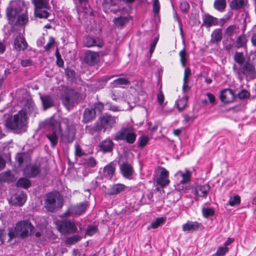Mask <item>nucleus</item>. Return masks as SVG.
<instances>
[{
    "label": "nucleus",
    "instance_id": "f257e3e1",
    "mask_svg": "<svg viewBox=\"0 0 256 256\" xmlns=\"http://www.w3.org/2000/svg\"><path fill=\"white\" fill-rule=\"evenodd\" d=\"M62 122L66 124V129L62 131L60 123L51 118L44 122V128L48 132L46 138L50 141L51 146L54 148L58 144V134L60 136V140L66 144H72L76 138V129L68 125V120L64 118Z\"/></svg>",
    "mask_w": 256,
    "mask_h": 256
},
{
    "label": "nucleus",
    "instance_id": "f03ea898",
    "mask_svg": "<svg viewBox=\"0 0 256 256\" xmlns=\"http://www.w3.org/2000/svg\"><path fill=\"white\" fill-rule=\"evenodd\" d=\"M3 118L6 128L16 133L26 132L28 123V112L26 107L14 115L11 112L5 114Z\"/></svg>",
    "mask_w": 256,
    "mask_h": 256
},
{
    "label": "nucleus",
    "instance_id": "7ed1b4c3",
    "mask_svg": "<svg viewBox=\"0 0 256 256\" xmlns=\"http://www.w3.org/2000/svg\"><path fill=\"white\" fill-rule=\"evenodd\" d=\"M6 14L10 24L15 22L16 24H24L28 20L26 7L24 1L21 0L10 2L6 8Z\"/></svg>",
    "mask_w": 256,
    "mask_h": 256
},
{
    "label": "nucleus",
    "instance_id": "20e7f679",
    "mask_svg": "<svg viewBox=\"0 0 256 256\" xmlns=\"http://www.w3.org/2000/svg\"><path fill=\"white\" fill-rule=\"evenodd\" d=\"M63 206V198L58 192H52L46 194L44 207L48 212H54Z\"/></svg>",
    "mask_w": 256,
    "mask_h": 256
},
{
    "label": "nucleus",
    "instance_id": "39448f33",
    "mask_svg": "<svg viewBox=\"0 0 256 256\" xmlns=\"http://www.w3.org/2000/svg\"><path fill=\"white\" fill-rule=\"evenodd\" d=\"M84 98V96L78 89L70 88L67 90L62 96V100L63 104L69 108L82 100Z\"/></svg>",
    "mask_w": 256,
    "mask_h": 256
},
{
    "label": "nucleus",
    "instance_id": "423d86ee",
    "mask_svg": "<svg viewBox=\"0 0 256 256\" xmlns=\"http://www.w3.org/2000/svg\"><path fill=\"white\" fill-rule=\"evenodd\" d=\"M136 134L132 126L122 127L114 136L113 138L116 141L124 140L128 144H134L136 138Z\"/></svg>",
    "mask_w": 256,
    "mask_h": 256
},
{
    "label": "nucleus",
    "instance_id": "0eeeda50",
    "mask_svg": "<svg viewBox=\"0 0 256 256\" xmlns=\"http://www.w3.org/2000/svg\"><path fill=\"white\" fill-rule=\"evenodd\" d=\"M16 234L22 238L32 235L34 227L28 220L18 222L14 228Z\"/></svg>",
    "mask_w": 256,
    "mask_h": 256
},
{
    "label": "nucleus",
    "instance_id": "6e6552de",
    "mask_svg": "<svg viewBox=\"0 0 256 256\" xmlns=\"http://www.w3.org/2000/svg\"><path fill=\"white\" fill-rule=\"evenodd\" d=\"M49 0H33L32 4L34 6V16L40 18H46L49 16L48 12L46 10L49 7Z\"/></svg>",
    "mask_w": 256,
    "mask_h": 256
},
{
    "label": "nucleus",
    "instance_id": "1a4fd4ad",
    "mask_svg": "<svg viewBox=\"0 0 256 256\" xmlns=\"http://www.w3.org/2000/svg\"><path fill=\"white\" fill-rule=\"evenodd\" d=\"M118 120V117L108 114H104L98 120L104 132L110 131L116 124Z\"/></svg>",
    "mask_w": 256,
    "mask_h": 256
},
{
    "label": "nucleus",
    "instance_id": "9d476101",
    "mask_svg": "<svg viewBox=\"0 0 256 256\" xmlns=\"http://www.w3.org/2000/svg\"><path fill=\"white\" fill-rule=\"evenodd\" d=\"M58 230L64 234H73L76 231L77 228L74 222L65 220L61 222L58 226Z\"/></svg>",
    "mask_w": 256,
    "mask_h": 256
},
{
    "label": "nucleus",
    "instance_id": "9b49d317",
    "mask_svg": "<svg viewBox=\"0 0 256 256\" xmlns=\"http://www.w3.org/2000/svg\"><path fill=\"white\" fill-rule=\"evenodd\" d=\"M100 58V54L98 52H92L90 50L85 52L84 60L89 66H92L96 64Z\"/></svg>",
    "mask_w": 256,
    "mask_h": 256
},
{
    "label": "nucleus",
    "instance_id": "f8f14e48",
    "mask_svg": "<svg viewBox=\"0 0 256 256\" xmlns=\"http://www.w3.org/2000/svg\"><path fill=\"white\" fill-rule=\"evenodd\" d=\"M83 42L84 46L88 48L95 46L101 48L104 45V42L102 40L96 37H92L90 36H86L84 39Z\"/></svg>",
    "mask_w": 256,
    "mask_h": 256
},
{
    "label": "nucleus",
    "instance_id": "ddd939ff",
    "mask_svg": "<svg viewBox=\"0 0 256 256\" xmlns=\"http://www.w3.org/2000/svg\"><path fill=\"white\" fill-rule=\"evenodd\" d=\"M40 165L35 164L27 166L24 169V174L28 178H34L40 173Z\"/></svg>",
    "mask_w": 256,
    "mask_h": 256
},
{
    "label": "nucleus",
    "instance_id": "4468645a",
    "mask_svg": "<svg viewBox=\"0 0 256 256\" xmlns=\"http://www.w3.org/2000/svg\"><path fill=\"white\" fill-rule=\"evenodd\" d=\"M220 96L221 100L226 104L233 102L236 98L234 92L230 88H226L222 90Z\"/></svg>",
    "mask_w": 256,
    "mask_h": 256
},
{
    "label": "nucleus",
    "instance_id": "2eb2a0df",
    "mask_svg": "<svg viewBox=\"0 0 256 256\" xmlns=\"http://www.w3.org/2000/svg\"><path fill=\"white\" fill-rule=\"evenodd\" d=\"M120 168L124 178L128 180L132 179L134 170L130 164L127 162H123L120 164Z\"/></svg>",
    "mask_w": 256,
    "mask_h": 256
},
{
    "label": "nucleus",
    "instance_id": "dca6fc26",
    "mask_svg": "<svg viewBox=\"0 0 256 256\" xmlns=\"http://www.w3.org/2000/svg\"><path fill=\"white\" fill-rule=\"evenodd\" d=\"M28 44L22 35L16 36L14 40V48L17 51H24L28 47Z\"/></svg>",
    "mask_w": 256,
    "mask_h": 256
},
{
    "label": "nucleus",
    "instance_id": "f3484780",
    "mask_svg": "<svg viewBox=\"0 0 256 256\" xmlns=\"http://www.w3.org/2000/svg\"><path fill=\"white\" fill-rule=\"evenodd\" d=\"M85 130L86 133L91 136L98 135L102 130L98 120L93 124L86 126Z\"/></svg>",
    "mask_w": 256,
    "mask_h": 256
},
{
    "label": "nucleus",
    "instance_id": "a211bd4d",
    "mask_svg": "<svg viewBox=\"0 0 256 256\" xmlns=\"http://www.w3.org/2000/svg\"><path fill=\"white\" fill-rule=\"evenodd\" d=\"M161 169L160 175L156 182L161 187H164L170 183V180L168 178L169 173L165 168H162Z\"/></svg>",
    "mask_w": 256,
    "mask_h": 256
},
{
    "label": "nucleus",
    "instance_id": "6ab92c4d",
    "mask_svg": "<svg viewBox=\"0 0 256 256\" xmlns=\"http://www.w3.org/2000/svg\"><path fill=\"white\" fill-rule=\"evenodd\" d=\"M26 200V195L22 192L12 196L10 202L12 205L21 206L24 204Z\"/></svg>",
    "mask_w": 256,
    "mask_h": 256
},
{
    "label": "nucleus",
    "instance_id": "aec40b11",
    "mask_svg": "<svg viewBox=\"0 0 256 256\" xmlns=\"http://www.w3.org/2000/svg\"><path fill=\"white\" fill-rule=\"evenodd\" d=\"M88 206V202H80L76 206H71L72 214L79 216L85 212Z\"/></svg>",
    "mask_w": 256,
    "mask_h": 256
},
{
    "label": "nucleus",
    "instance_id": "412c9836",
    "mask_svg": "<svg viewBox=\"0 0 256 256\" xmlns=\"http://www.w3.org/2000/svg\"><path fill=\"white\" fill-rule=\"evenodd\" d=\"M96 116V112L92 108H86L84 110L83 114L82 122L86 124L92 122Z\"/></svg>",
    "mask_w": 256,
    "mask_h": 256
},
{
    "label": "nucleus",
    "instance_id": "4be33fe9",
    "mask_svg": "<svg viewBox=\"0 0 256 256\" xmlns=\"http://www.w3.org/2000/svg\"><path fill=\"white\" fill-rule=\"evenodd\" d=\"M40 98L44 110L52 108L54 105V99L50 95H40Z\"/></svg>",
    "mask_w": 256,
    "mask_h": 256
},
{
    "label": "nucleus",
    "instance_id": "5701e85b",
    "mask_svg": "<svg viewBox=\"0 0 256 256\" xmlns=\"http://www.w3.org/2000/svg\"><path fill=\"white\" fill-rule=\"evenodd\" d=\"M114 143L110 138H106L103 140L100 144V150L104 152H109L112 150L114 148Z\"/></svg>",
    "mask_w": 256,
    "mask_h": 256
},
{
    "label": "nucleus",
    "instance_id": "b1692460",
    "mask_svg": "<svg viewBox=\"0 0 256 256\" xmlns=\"http://www.w3.org/2000/svg\"><path fill=\"white\" fill-rule=\"evenodd\" d=\"M210 190L208 184L198 185L195 188L194 194L198 196L206 197Z\"/></svg>",
    "mask_w": 256,
    "mask_h": 256
},
{
    "label": "nucleus",
    "instance_id": "393cba45",
    "mask_svg": "<svg viewBox=\"0 0 256 256\" xmlns=\"http://www.w3.org/2000/svg\"><path fill=\"white\" fill-rule=\"evenodd\" d=\"M218 20L209 14H206L203 18L202 26L206 28H210L212 26L218 24Z\"/></svg>",
    "mask_w": 256,
    "mask_h": 256
},
{
    "label": "nucleus",
    "instance_id": "a878e982",
    "mask_svg": "<svg viewBox=\"0 0 256 256\" xmlns=\"http://www.w3.org/2000/svg\"><path fill=\"white\" fill-rule=\"evenodd\" d=\"M116 168V165L112 162H110L105 166L103 170V172L104 176L111 179L114 174Z\"/></svg>",
    "mask_w": 256,
    "mask_h": 256
},
{
    "label": "nucleus",
    "instance_id": "bb28decb",
    "mask_svg": "<svg viewBox=\"0 0 256 256\" xmlns=\"http://www.w3.org/2000/svg\"><path fill=\"white\" fill-rule=\"evenodd\" d=\"M126 186L122 184H116L112 185L108 190V195H116L124 191L126 189Z\"/></svg>",
    "mask_w": 256,
    "mask_h": 256
},
{
    "label": "nucleus",
    "instance_id": "cd10ccee",
    "mask_svg": "<svg viewBox=\"0 0 256 256\" xmlns=\"http://www.w3.org/2000/svg\"><path fill=\"white\" fill-rule=\"evenodd\" d=\"M248 2V0H232L230 3V6L232 10H238L244 8Z\"/></svg>",
    "mask_w": 256,
    "mask_h": 256
},
{
    "label": "nucleus",
    "instance_id": "c85d7f7f",
    "mask_svg": "<svg viewBox=\"0 0 256 256\" xmlns=\"http://www.w3.org/2000/svg\"><path fill=\"white\" fill-rule=\"evenodd\" d=\"M241 72L245 75L251 76L256 73V69L252 64L246 62L241 68Z\"/></svg>",
    "mask_w": 256,
    "mask_h": 256
},
{
    "label": "nucleus",
    "instance_id": "c756f323",
    "mask_svg": "<svg viewBox=\"0 0 256 256\" xmlns=\"http://www.w3.org/2000/svg\"><path fill=\"white\" fill-rule=\"evenodd\" d=\"M200 226V224L197 222H188L182 225V230L184 232H194Z\"/></svg>",
    "mask_w": 256,
    "mask_h": 256
},
{
    "label": "nucleus",
    "instance_id": "7c9ffc66",
    "mask_svg": "<svg viewBox=\"0 0 256 256\" xmlns=\"http://www.w3.org/2000/svg\"><path fill=\"white\" fill-rule=\"evenodd\" d=\"M222 38V32L221 28L215 29L211 34L210 42L214 44H217L221 41Z\"/></svg>",
    "mask_w": 256,
    "mask_h": 256
},
{
    "label": "nucleus",
    "instance_id": "2f4dec72",
    "mask_svg": "<svg viewBox=\"0 0 256 256\" xmlns=\"http://www.w3.org/2000/svg\"><path fill=\"white\" fill-rule=\"evenodd\" d=\"M15 180L14 176L10 171H7L0 174V181L1 182H11Z\"/></svg>",
    "mask_w": 256,
    "mask_h": 256
},
{
    "label": "nucleus",
    "instance_id": "473e14b6",
    "mask_svg": "<svg viewBox=\"0 0 256 256\" xmlns=\"http://www.w3.org/2000/svg\"><path fill=\"white\" fill-rule=\"evenodd\" d=\"M128 20L129 19L127 16H120L115 18L113 22L117 28H122L128 22Z\"/></svg>",
    "mask_w": 256,
    "mask_h": 256
},
{
    "label": "nucleus",
    "instance_id": "72a5a7b5",
    "mask_svg": "<svg viewBox=\"0 0 256 256\" xmlns=\"http://www.w3.org/2000/svg\"><path fill=\"white\" fill-rule=\"evenodd\" d=\"M188 97L184 96L178 100L176 104V107L179 111H182L186 105Z\"/></svg>",
    "mask_w": 256,
    "mask_h": 256
},
{
    "label": "nucleus",
    "instance_id": "f704fd0d",
    "mask_svg": "<svg viewBox=\"0 0 256 256\" xmlns=\"http://www.w3.org/2000/svg\"><path fill=\"white\" fill-rule=\"evenodd\" d=\"M30 181L26 178H20L16 183V186L18 187H22L24 188L30 187Z\"/></svg>",
    "mask_w": 256,
    "mask_h": 256
},
{
    "label": "nucleus",
    "instance_id": "c9c22d12",
    "mask_svg": "<svg viewBox=\"0 0 256 256\" xmlns=\"http://www.w3.org/2000/svg\"><path fill=\"white\" fill-rule=\"evenodd\" d=\"M214 5L216 10L222 11L226 6V0H215Z\"/></svg>",
    "mask_w": 256,
    "mask_h": 256
},
{
    "label": "nucleus",
    "instance_id": "e433bc0d",
    "mask_svg": "<svg viewBox=\"0 0 256 256\" xmlns=\"http://www.w3.org/2000/svg\"><path fill=\"white\" fill-rule=\"evenodd\" d=\"M98 162L92 156H90L85 160L84 165L88 168H94L97 164Z\"/></svg>",
    "mask_w": 256,
    "mask_h": 256
},
{
    "label": "nucleus",
    "instance_id": "4c0bfd02",
    "mask_svg": "<svg viewBox=\"0 0 256 256\" xmlns=\"http://www.w3.org/2000/svg\"><path fill=\"white\" fill-rule=\"evenodd\" d=\"M246 42V39L244 35L238 36L236 39V43L238 48L244 46Z\"/></svg>",
    "mask_w": 256,
    "mask_h": 256
},
{
    "label": "nucleus",
    "instance_id": "58836bf2",
    "mask_svg": "<svg viewBox=\"0 0 256 256\" xmlns=\"http://www.w3.org/2000/svg\"><path fill=\"white\" fill-rule=\"evenodd\" d=\"M113 85L114 86H117L120 85H126L130 84V82L125 78H118L113 81Z\"/></svg>",
    "mask_w": 256,
    "mask_h": 256
},
{
    "label": "nucleus",
    "instance_id": "ea45409f",
    "mask_svg": "<svg viewBox=\"0 0 256 256\" xmlns=\"http://www.w3.org/2000/svg\"><path fill=\"white\" fill-rule=\"evenodd\" d=\"M74 2L76 4L82 6L85 11V12H88L87 11L89 4L88 2V0H74Z\"/></svg>",
    "mask_w": 256,
    "mask_h": 256
},
{
    "label": "nucleus",
    "instance_id": "a19ab883",
    "mask_svg": "<svg viewBox=\"0 0 256 256\" xmlns=\"http://www.w3.org/2000/svg\"><path fill=\"white\" fill-rule=\"evenodd\" d=\"M148 138L144 135L140 136L138 140V146L140 148H144L148 142Z\"/></svg>",
    "mask_w": 256,
    "mask_h": 256
},
{
    "label": "nucleus",
    "instance_id": "79ce46f5",
    "mask_svg": "<svg viewBox=\"0 0 256 256\" xmlns=\"http://www.w3.org/2000/svg\"><path fill=\"white\" fill-rule=\"evenodd\" d=\"M234 60L238 64H242L244 62L243 54L240 52H236L234 56Z\"/></svg>",
    "mask_w": 256,
    "mask_h": 256
},
{
    "label": "nucleus",
    "instance_id": "37998d69",
    "mask_svg": "<svg viewBox=\"0 0 256 256\" xmlns=\"http://www.w3.org/2000/svg\"><path fill=\"white\" fill-rule=\"evenodd\" d=\"M236 29V25H230L225 30L224 34L228 36H232L234 34Z\"/></svg>",
    "mask_w": 256,
    "mask_h": 256
},
{
    "label": "nucleus",
    "instance_id": "c03bdc74",
    "mask_svg": "<svg viewBox=\"0 0 256 256\" xmlns=\"http://www.w3.org/2000/svg\"><path fill=\"white\" fill-rule=\"evenodd\" d=\"M82 237L78 235H74L68 238L66 240V243L68 244H72L80 241Z\"/></svg>",
    "mask_w": 256,
    "mask_h": 256
},
{
    "label": "nucleus",
    "instance_id": "a18cd8bd",
    "mask_svg": "<svg viewBox=\"0 0 256 256\" xmlns=\"http://www.w3.org/2000/svg\"><path fill=\"white\" fill-rule=\"evenodd\" d=\"M202 213L204 217L208 218L214 215V210L212 208H204L202 209Z\"/></svg>",
    "mask_w": 256,
    "mask_h": 256
},
{
    "label": "nucleus",
    "instance_id": "49530a36",
    "mask_svg": "<svg viewBox=\"0 0 256 256\" xmlns=\"http://www.w3.org/2000/svg\"><path fill=\"white\" fill-rule=\"evenodd\" d=\"M164 218L162 217L157 218L154 221L152 222L151 226L153 228H156L162 224H164Z\"/></svg>",
    "mask_w": 256,
    "mask_h": 256
},
{
    "label": "nucleus",
    "instance_id": "de8ad7c7",
    "mask_svg": "<svg viewBox=\"0 0 256 256\" xmlns=\"http://www.w3.org/2000/svg\"><path fill=\"white\" fill-rule=\"evenodd\" d=\"M98 231V228L96 226H90L87 228L86 231V234L88 236H92L97 232Z\"/></svg>",
    "mask_w": 256,
    "mask_h": 256
},
{
    "label": "nucleus",
    "instance_id": "09e8293b",
    "mask_svg": "<svg viewBox=\"0 0 256 256\" xmlns=\"http://www.w3.org/2000/svg\"><path fill=\"white\" fill-rule=\"evenodd\" d=\"M240 196L238 195H236L233 198H230L228 200V204L230 206H234L236 204H240Z\"/></svg>",
    "mask_w": 256,
    "mask_h": 256
},
{
    "label": "nucleus",
    "instance_id": "8fccbe9b",
    "mask_svg": "<svg viewBox=\"0 0 256 256\" xmlns=\"http://www.w3.org/2000/svg\"><path fill=\"white\" fill-rule=\"evenodd\" d=\"M191 172L188 170L186 173H182L181 174L182 177V180L180 181L181 184H184L188 182L190 180V178L191 176Z\"/></svg>",
    "mask_w": 256,
    "mask_h": 256
},
{
    "label": "nucleus",
    "instance_id": "3c124183",
    "mask_svg": "<svg viewBox=\"0 0 256 256\" xmlns=\"http://www.w3.org/2000/svg\"><path fill=\"white\" fill-rule=\"evenodd\" d=\"M228 250L227 247H220L216 252L212 256H224Z\"/></svg>",
    "mask_w": 256,
    "mask_h": 256
},
{
    "label": "nucleus",
    "instance_id": "603ef678",
    "mask_svg": "<svg viewBox=\"0 0 256 256\" xmlns=\"http://www.w3.org/2000/svg\"><path fill=\"white\" fill-rule=\"evenodd\" d=\"M180 8L182 12L186 14L189 11L190 6L188 2H182L180 4Z\"/></svg>",
    "mask_w": 256,
    "mask_h": 256
},
{
    "label": "nucleus",
    "instance_id": "864d4df0",
    "mask_svg": "<svg viewBox=\"0 0 256 256\" xmlns=\"http://www.w3.org/2000/svg\"><path fill=\"white\" fill-rule=\"evenodd\" d=\"M250 96V92L245 90H242L238 94V97L241 100L248 98Z\"/></svg>",
    "mask_w": 256,
    "mask_h": 256
},
{
    "label": "nucleus",
    "instance_id": "5fc2aeb1",
    "mask_svg": "<svg viewBox=\"0 0 256 256\" xmlns=\"http://www.w3.org/2000/svg\"><path fill=\"white\" fill-rule=\"evenodd\" d=\"M179 55L180 58V62L182 63V66L184 67L186 66V52L184 49L182 50L180 53Z\"/></svg>",
    "mask_w": 256,
    "mask_h": 256
},
{
    "label": "nucleus",
    "instance_id": "6e6d98bb",
    "mask_svg": "<svg viewBox=\"0 0 256 256\" xmlns=\"http://www.w3.org/2000/svg\"><path fill=\"white\" fill-rule=\"evenodd\" d=\"M92 108L96 112L97 111L100 112L104 108V104L101 102H98L95 103Z\"/></svg>",
    "mask_w": 256,
    "mask_h": 256
},
{
    "label": "nucleus",
    "instance_id": "4d7b16f0",
    "mask_svg": "<svg viewBox=\"0 0 256 256\" xmlns=\"http://www.w3.org/2000/svg\"><path fill=\"white\" fill-rule=\"evenodd\" d=\"M76 156L80 157L84 154V152L82 150L80 146L78 144L75 145V152Z\"/></svg>",
    "mask_w": 256,
    "mask_h": 256
},
{
    "label": "nucleus",
    "instance_id": "13d9d810",
    "mask_svg": "<svg viewBox=\"0 0 256 256\" xmlns=\"http://www.w3.org/2000/svg\"><path fill=\"white\" fill-rule=\"evenodd\" d=\"M153 10L155 14H158L160 12V6L158 0H153Z\"/></svg>",
    "mask_w": 256,
    "mask_h": 256
},
{
    "label": "nucleus",
    "instance_id": "bf43d9fd",
    "mask_svg": "<svg viewBox=\"0 0 256 256\" xmlns=\"http://www.w3.org/2000/svg\"><path fill=\"white\" fill-rule=\"evenodd\" d=\"M54 39L52 37L50 38L49 42L44 46L46 51L48 50L54 44Z\"/></svg>",
    "mask_w": 256,
    "mask_h": 256
},
{
    "label": "nucleus",
    "instance_id": "052dcab7",
    "mask_svg": "<svg viewBox=\"0 0 256 256\" xmlns=\"http://www.w3.org/2000/svg\"><path fill=\"white\" fill-rule=\"evenodd\" d=\"M191 75V70L190 68H186L184 70L183 81L188 82V78Z\"/></svg>",
    "mask_w": 256,
    "mask_h": 256
},
{
    "label": "nucleus",
    "instance_id": "680f3d73",
    "mask_svg": "<svg viewBox=\"0 0 256 256\" xmlns=\"http://www.w3.org/2000/svg\"><path fill=\"white\" fill-rule=\"evenodd\" d=\"M158 102L160 105H162L164 100V95L162 91H160L157 94Z\"/></svg>",
    "mask_w": 256,
    "mask_h": 256
},
{
    "label": "nucleus",
    "instance_id": "e2e57ef3",
    "mask_svg": "<svg viewBox=\"0 0 256 256\" xmlns=\"http://www.w3.org/2000/svg\"><path fill=\"white\" fill-rule=\"evenodd\" d=\"M223 44L224 48L228 52L231 50L232 48H233V44L232 42L228 43L227 41L224 40Z\"/></svg>",
    "mask_w": 256,
    "mask_h": 256
},
{
    "label": "nucleus",
    "instance_id": "0e129e2a",
    "mask_svg": "<svg viewBox=\"0 0 256 256\" xmlns=\"http://www.w3.org/2000/svg\"><path fill=\"white\" fill-rule=\"evenodd\" d=\"M24 156L25 154L23 153H20L16 155V160L20 164L24 162Z\"/></svg>",
    "mask_w": 256,
    "mask_h": 256
},
{
    "label": "nucleus",
    "instance_id": "69168bd1",
    "mask_svg": "<svg viewBox=\"0 0 256 256\" xmlns=\"http://www.w3.org/2000/svg\"><path fill=\"white\" fill-rule=\"evenodd\" d=\"M32 64V62L30 59L22 60L20 62L21 65L24 67L30 66Z\"/></svg>",
    "mask_w": 256,
    "mask_h": 256
},
{
    "label": "nucleus",
    "instance_id": "338daca9",
    "mask_svg": "<svg viewBox=\"0 0 256 256\" xmlns=\"http://www.w3.org/2000/svg\"><path fill=\"white\" fill-rule=\"evenodd\" d=\"M66 74L68 78H73L75 76V72L74 70L67 69L66 70Z\"/></svg>",
    "mask_w": 256,
    "mask_h": 256
},
{
    "label": "nucleus",
    "instance_id": "774afa93",
    "mask_svg": "<svg viewBox=\"0 0 256 256\" xmlns=\"http://www.w3.org/2000/svg\"><path fill=\"white\" fill-rule=\"evenodd\" d=\"M158 40V36L156 37L153 40L152 44L150 45V53H152L155 49L156 44Z\"/></svg>",
    "mask_w": 256,
    "mask_h": 256
}]
</instances>
